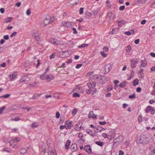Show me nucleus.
I'll return each instance as SVG.
<instances>
[{
	"label": "nucleus",
	"mask_w": 155,
	"mask_h": 155,
	"mask_svg": "<svg viewBox=\"0 0 155 155\" xmlns=\"http://www.w3.org/2000/svg\"><path fill=\"white\" fill-rule=\"evenodd\" d=\"M31 13V10L30 9H28V10H27L26 12V14L27 15H29Z\"/></svg>",
	"instance_id": "49"
},
{
	"label": "nucleus",
	"mask_w": 155,
	"mask_h": 155,
	"mask_svg": "<svg viewBox=\"0 0 155 155\" xmlns=\"http://www.w3.org/2000/svg\"><path fill=\"white\" fill-rule=\"evenodd\" d=\"M84 8H81L79 10V13L80 14H82L84 12Z\"/></svg>",
	"instance_id": "52"
},
{
	"label": "nucleus",
	"mask_w": 155,
	"mask_h": 155,
	"mask_svg": "<svg viewBox=\"0 0 155 155\" xmlns=\"http://www.w3.org/2000/svg\"><path fill=\"white\" fill-rule=\"evenodd\" d=\"M96 83H97V84H99V82H98L97 80H94L92 82V84L93 85V89L94 90V91L95 92L96 91V89L95 88V84Z\"/></svg>",
	"instance_id": "14"
},
{
	"label": "nucleus",
	"mask_w": 155,
	"mask_h": 155,
	"mask_svg": "<svg viewBox=\"0 0 155 155\" xmlns=\"http://www.w3.org/2000/svg\"><path fill=\"white\" fill-rule=\"evenodd\" d=\"M84 149L89 154H91L92 153V152L91 151V148L90 145H87L85 146Z\"/></svg>",
	"instance_id": "8"
},
{
	"label": "nucleus",
	"mask_w": 155,
	"mask_h": 155,
	"mask_svg": "<svg viewBox=\"0 0 155 155\" xmlns=\"http://www.w3.org/2000/svg\"><path fill=\"white\" fill-rule=\"evenodd\" d=\"M108 17L110 21L113 20L115 18L116 16V14L114 12H110V13H109L108 15Z\"/></svg>",
	"instance_id": "9"
},
{
	"label": "nucleus",
	"mask_w": 155,
	"mask_h": 155,
	"mask_svg": "<svg viewBox=\"0 0 155 155\" xmlns=\"http://www.w3.org/2000/svg\"><path fill=\"white\" fill-rule=\"evenodd\" d=\"M29 80V78L26 75H23L21 77L20 80V83L23 82H27Z\"/></svg>",
	"instance_id": "5"
},
{
	"label": "nucleus",
	"mask_w": 155,
	"mask_h": 155,
	"mask_svg": "<svg viewBox=\"0 0 155 155\" xmlns=\"http://www.w3.org/2000/svg\"><path fill=\"white\" fill-rule=\"evenodd\" d=\"M60 117V114L58 111H57L56 112V117L57 118H59Z\"/></svg>",
	"instance_id": "50"
},
{
	"label": "nucleus",
	"mask_w": 155,
	"mask_h": 155,
	"mask_svg": "<svg viewBox=\"0 0 155 155\" xmlns=\"http://www.w3.org/2000/svg\"><path fill=\"white\" fill-rule=\"evenodd\" d=\"M54 78V76L51 74H47L46 75V78L45 80L47 82H49L51 80H53Z\"/></svg>",
	"instance_id": "6"
},
{
	"label": "nucleus",
	"mask_w": 155,
	"mask_h": 155,
	"mask_svg": "<svg viewBox=\"0 0 155 155\" xmlns=\"http://www.w3.org/2000/svg\"><path fill=\"white\" fill-rule=\"evenodd\" d=\"M94 80H97L98 82H99L98 84L105 83L107 81V80L105 77L100 76L98 77L97 75H95L94 77Z\"/></svg>",
	"instance_id": "1"
},
{
	"label": "nucleus",
	"mask_w": 155,
	"mask_h": 155,
	"mask_svg": "<svg viewBox=\"0 0 155 155\" xmlns=\"http://www.w3.org/2000/svg\"><path fill=\"white\" fill-rule=\"evenodd\" d=\"M92 91V90L91 89H87L86 91V92L87 94H90Z\"/></svg>",
	"instance_id": "48"
},
{
	"label": "nucleus",
	"mask_w": 155,
	"mask_h": 155,
	"mask_svg": "<svg viewBox=\"0 0 155 155\" xmlns=\"http://www.w3.org/2000/svg\"><path fill=\"white\" fill-rule=\"evenodd\" d=\"M5 108V106H3V107H2L1 108H0V114H1L2 113L3 110H4V109Z\"/></svg>",
	"instance_id": "43"
},
{
	"label": "nucleus",
	"mask_w": 155,
	"mask_h": 155,
	"mask_svg": "<svg viewBox=\"0 0 155 155\" xmlns=\"http://www.w3.org/2000/svg\"><path fill=\"white\" fill-rule=\"evenodd\" d=\"M17 32H13L11 35L10 37L11 38L15 36L17 34Z\"/></svg>",
	"instance_id": "57"
},
{
	"label": "nucleus",
	"mask_w": 155,
	"mask_h": 155,
	"mask_svg": "<svg viewBox=\"0 0 155 155\" xmlns=\"http://www.w3.org/2000/svg\"><path fill=\"white\" fill-rule=\"evenodd\" d=\"M77 113V110L76 109H74L72 111V115H74Z\"/></svg>",
	"instance_id": "44"
},
{
	"label": "nucleus",
	"mask_w": 155,
	"mask_h": 155,
	"mask_svg": "<svg viewBox=\"0 0 155 155\" xmlns=\"http://www.w3.org/2000/svg\"><path fill=\"white\" fill-rule=\"evenodd\" d=\"M126 52L127 53H129L131 51V46L130 45H128L126 47Z\"/></svg>",
	"instance_id": "28"
},
{
	"label": "nucleus",
	"mask_w": 155,
	"mask_h": 155,
	"mask_svg": "<svg viewBox=\"0 0 155 155\" xmlns=\"http://www.w3.org/2000/svg\"><path fill=\"white\" fill-rule=\"evenodd\" d=\"M138 121L140 122H141L143 121V119L141 116L140 115L138 117Z\"/></svg>",
	"instance_id": "41"
},
{
	"label": "nucleus",
	"mask_w": 155,
	"mask_h": 155,
	"mask_svg": "<svg viewBox=\"0 0 155 155\" xmlns=\"http://www.w3.org/2000/svg\"><path fill=\"white\" fill-rule=\"evenodd\" d=\"M135 59H133L131 60L130 62V66L132 68H134L136 67V65H135V63L134 62Z\"/></svg>",
	"instance_id": "20"
},
{
	"label": "nucleus",
	"mask_w": 155,
	"mask_h": 155,
	"mask_svg": "<svg viewBox=\"0 0 155 155\" xmlns=\"http://www.w3.org/2000/svg\"><path fill=\"white\" fill-rule=\"evenodd\" d=\"M74 23L68 21H63L61 23V26L66 27L67 28H71L74 25Z\"/></svg>",
	"instance_id": "3"
},
{
	"label": "nucleus",
	"mask_w": 155,
	"mask_h": 155,
	"mask_svg": "<svg viewBox=\"0 0 155 155\" xmlns=\"http://www.w3.org/2000/svg\"><path fill=\"white\" fill-rule=\"evenodd\" d=\"M85 17L87 19H90L91 17V14L89 12H86L85 14Z\"/></svg>",
	"instance_id": "17"
},
{
	"label": "nucleus",
	"mask_w": 155,
	"mask_h": 155,
	"mask_svg": "<svg viewBox=\"0 0 155 155\" xmlns=\"http://www.w3.org/2000/svg\"><path fill=\"white\" fill-rule=\"evenodd\" d=\"M12 18L11 17H8L5 19V21L4 22L8 23L10 22L11 20L12 19Z\"/></svg>",
	"instance_id": "26"
},
{
	"label": "nucleus",
	"mask_w": 155,
	"mask_h": 155,
	"mask_svg": "<svg viewBox=\"0 0 155 155\" xmlns=\"http://www.w3.org/2000/svg\"><path fill=\"white\" fill-rule=\"evenodd\" d=\"M115 136V132L113 130L109 131V133L107 134V138L109 140L113 139Z\"/></svg>",
	"instance_id": "4"
},
{
	"label": "nucleus",
	"mask_w": 155,
	"mask_h": 155,
	"mask_svg": "<svg viewBox=\"0 0 155 155\" xmlns=\"http://www.w3.org/2000/svg\"><path fill=\"white\" fill-rule=\"evenodd\" d=\"M151 108L152 109V107L150 106H147L146 109V111L147 113H149L151 110Z\"/></svg>",
	"instance_id": "25"
},
{
	"label": "nucleus",
	"mask_w": 155,
	"mask_h": 155,
	"mask_svg": "<svg viewBox=\"0 0 155 155\" xmlns=\"http://www.w3.org/2000/svg\"><path fill=\"white\" fill-rule=\"evenodd\" d=\"M107 65L108 66V71H111V69H112V65L111 64H107Z\"/></svg>",
	"instance_id": "39"
},
{
	"label": "nucleus",
	"mask_w": 155,
	"mask_h": 155,
	"mask_svg": "<svg viewBox=\"0 0 155 155\" xmlns=\"http://www.w3.org/2000/svg\"><path fill=\"white\" fill-rule=\"evenodd\" d=\"M87 85L88 86L89 88V89H91V90H92L93 89V85L92 84L91 82H88L87 84Z\"/></svg>",
	"instance_id": "31"
},
{
	"label": "nucleus",
	"mask_w": 155,
	"mask_h": 155,
	"mask_svg": "<svg viewBox=\"0 0 155 155\" xmlns=\"http://www.w3.org/2000/svg\"><path fill=\"white\" fill-rule=\"evenodd\" d=\"M65 120V117L64 116L61 117L60 118V120L59 122V124H62Z\"/></svg>",
	"instance_id": "24"
},
{
	"label": "nucleus",
	"mask_w": 155,
	"mask_h": 155,
	"mask_svg": "<svg viewBox=\"0 0 155 155\" xmlns=\"http://www.w3.org/2000/svg\"><path fill=\"white\" fill-rule=\"evenodd\" d=\"M50 42L51 44L54 45H57L59 44V41L54 38H51Z\"/></svg>",
	"instance_id": "13"
},
{
	"label": "nucleus",
	"mask_w": 155,
	"mask_h": 155,
	"mask_svg": "<svg viewBox=\"0 0 155 155\" xmlns=\"http://www.w3.org/2000/svg\"><path fill=\"white\" fill-rule=\"evenodd\" d=\"M38 126V123L36 122H34L31 125V127L33 128L37 127Z\"/></svg>",
	"instance_id": "34"
},
{
	"label": "nucleus",
	"mask_w": 155,
	"mask_h": 155,
	"mask_svg": "<svg viewBox=\"0 0 155 155\" xmlns=\"http://www.w3.org/2000/svg\"><path fill=\"white\" fill-rule=\"evenodd\" d=\"M3 151H5L7 152L10 153L11 152V150L9 148H4L3 150Z\"/></svg>",
	"instance_id": "33"
},
{
	"label": "nucleus",
	"mask_w": 155,
	"mask_h": 155,
	"mask_svg": "<svg viewBox=\"0 0 155 155\" xmlns=\"http://www.w3.org/2000/svg\"><path fill=\"white\" fill-rule=\"evenodd\" d=\"M82 66V64H77L76 66V68L77 69L81 67Z\"/></svg>",
	"instance_id": "60"
},
{
	"label": "nucleus",
	"mask_w": 155,
	"mask_h": 155,
	"mask_svg": "<svg viewBox=\"0 0 155 155\" xmlns=\"http://www.w3.org/2000/svg\"><path fill=\"white\" fill-rule=\"evenodd\" d=\"M35 39L38 41L40 40V37L39 35V31H36L33 35Z\"/></svg>",
	"instance_id": "10"
},
{
	"label": "nucleus",
	"mask_w": 155,
	"mask_h": 155,
	"mask_svg": "<svg viewBox=\"0 0 155 155\" xmlns=\"http://www.w3.org/2000/svg\"><path fill=\"white\" fill-rule=\"evenodd\" d=\"M155 110L154 108L152 107V109L151 108V110L150 111L151 113L152 114H153L155 113Z\"/></svg>",
	"instance_id": "63"
},
{
	"label": "nucleus",
	"mask_w": 155,
	"mask_h": 155,
	"mask_svg": "<svg viewBox=\"0 0 155 155\" xmlns=\"http://www.w3.org/2000/svg\"><path fill=\"white\" fill-rule=\"evenodd\" d=\"M72 62V60L71 59H68L66 61V63L68 64L71 63Z\"/></svg>",
	"instance_id": "53"
},
{
	"label": "nucleus",
	"mask_w": 155,
	"mask_h": 155,
	"mask_svg": "<svg viewBox=\"0 0 155 155\" xmlns=\"http://www.w3.org/2000/svg\"><path fill=\"white\" fill-rule=\"evenodd\" d=\"M125 6L124 5H122L119 7V10L120 11H123L125 8Z\"/></svg>",
	"instance_id": "58"
},
{
	"label": "nucleus",
	"mask_w": 155,
	"mask_h": 155,
	"mask_svg": "<svg viewBox=\"0 0 155 155\" xmlns=\"http://www.w3.org/2000/svg\"><path fill=\"white\" fill-rule=\"evenodd\" d=\"M119 28H116V29H113L112 30V31L110 33V34H115L116 33V30H117V31L118 30Z\"/></svg>",
	"instance_id": "38"
},
{
	"label": "nucleus",
	"mask_w": 155,
	"mask_h": 155,
	"mask_svg": "<svg viewBox=\"0 0 155 155\" xmlns=\"http://www.w3.org/2000/svg\"><path fill=\"white\" fill-rule=\"evenodd\" d=\"M96 143L97 145L101 146L103 145L104 143L100 141H97L96 142Z\"/></svg>",
	"instance_id": "36"
},
{
	"label": "nucleus",
	"mask_w": 155,
	"mask_h": 155,
	"mask_svg": "<svg viewBox=\"0 0 155 155\" xmlns=\"http://www.w3.org/2000/svg\"><path fill=\"white\" fill-rule=\"evenodd\" d=\"M95 130V131L98 132L101 131V130H102V128L100 126H97V127H96Z\"/></svg>",
	"instance_id": "22"
},
{
	"label": "nucleus",
	"mask_w": 155,
	"mask_h": 155,
	"mask_svg": "<svg viewBox=\"0 0 155 155\" xmlns=\"http://www.w3.org/2000/svg\"><path fill=\"white\" fill-rule=\"evenodd\" d=\"M46 72H45L43 74H40L39 76V78L41 80H45L46 78Z\"/></svg>",
	"instance_id": "16"
},
{
	"label": "nucleus",
	"mask_w": 155,
	"mask_h": 155,
	"mask_svg": "<svg viewBox=\"0 0 155 155\" xmlns=\"http://www.w3.org/2000/svg\"><path fill=\"white\" fill-rule=\"evenodd\" d=\"M10 95V94H5L2 96V97H4V98H7Z\"/></svg>",
	"instance_id": "61"
},
{
	"label": "nucleus",
	"mask_w": 155,
	"mask_h": 155,
	"mask_svg": "<svg viewBox=\"0 0 155 155\" xmlns=\"http://www.w3.org/2000/svg\"><path fill=\"white\" fill-rule=\"evenodd\" d=\"M88 116L89 118L90 119L91 118L97 119V116L94 114L93 111H91L90 112Z\"/></svg>",
	"instance_id": "11"
},
{
	"label": "nucleus",
	"mask_w": 155,
	"mask_h": 155,
	"mask_svg": "<svg viewBox=\"0 0 155 155\" xmlns=\"http://www.w3.org/2000/svg\"><path fill=\"white\" fill-rule=\"evenodd\" d=\"M77 149L76 144H72L71 146L70 149L72 152H75Z\"/></svg>",
	"instance_id": "12"
},
{
	"label": "nucleus",
	"mask_w": 155,
	"mask_h": 155,
	"mask_svg": "<svg viewBox=\"0 0 155 155\" xmlns=\"http://www.w3.org/2000/svg\"><path fill=\"white\" fill-rule=\"evenodd\" d=\"M80 95L79 94L77 93H75L73 94V96L74 97H79Z\"/></svg>",
	"instance_id": "37"
},
{
	"label": "nucleus",
	"mask_w": 155,
	"mask_h": 155,
	"mask_svg": "<svg viewBox=\"0 0 155 155\" xmlns=\"http://www.w3.org/2000/svg\"><path fill=\"white\" fill-rule=\"evenodd\" d=\"M54 20V18L53 17L51 18L48 17V18H46L43 21V23L44 25V26H45L49 24H51Z\"/></svg>",
	"instance_id": "2"
},
{
	"label": "nucleus",
	"mask_w": 155,
	"mask_h": 155,
	"mask_svg": "<svg viewBox=\"0 0 155 155\" xmlns=\"http://www.w3.org/2000/svg\"><path fill=\"white\" fill-rule=\"evenodd\" d=\"M55 53H53L51 54L50 55V59H51L52 58H55Z\"/></svg>",
	"instance_id": "47"
},
{
	"label": "nucleus",
	"mask_w": 155,
	"mask_h": 155,
	"mask_svg": "<svg viewBox=\"0 0 155 155\" xmlns=\"http://www.w3.org/2000/svg\"><path fill=\"white\" fill-rule=\"evenodd\" d=\"M17 74L16 72H14L13 74H10L9 75V77L11 79V81L14 80L17 77Z\"/></svg>",
	"instance_id": "15"
},
{
	"label": "nucleus",
	"mask_w": 155,
	"mask_h": 155,
	"mask_svg": "<svg viewBox=\"0 0 155 155\" xmlns=\"http://www.w3.org/2000/svg\"><path fill=\"white\" fill-rule=\"evenodd\" d=\"M125 22V21L123 20L118 21V26L120 27L122 26L124 24Z\"/></svg>",
	"instance_id": "21"
},
{
	"label": "nucleus",
	"mask_w": 155,
	"mask_h": 155,
	"mask_svg": "<svg viewBox=\"0 0 155 155\" xmlns=\"http://www.w3.org/2000/svg\"><path fill=\"white\" fill-rule=\"evenodd\" d=\"M139 81L138 79H136L134 80L133 82V85L134 86L137 85L138 84Z\"/></svg>",
	"instance_id": "30"
},
{
	"label": "nucleus",
	"mask_w": 155,
	"mask_h": 155,
	"mask_svg": "<svg viewBox=\"0 0 155 155\" xmlns=\"http://www.w3.org/2000/svg\"><path fill=\"white\" fill-rule=\"evenodd\" d=\"M75 0H71L70 1L71 4L74 5L77 4L78 2H75L74 1Z\"/></svg>",
	"instance_id": "40"
},
{
	"label": "nucleus",
	"mask_w": 155,
	"mask_h": 155,
	"mask_svg": "<svg viewBox=\"0 0 155 155\" xmlns=\"http://www.w3.org/2000/svg\"><path fill=\"white\" fill-rule=\"evenodd\" d=\"M135 95L134 94H133L130 95L129 96V98L130 99L135 98Z\"/></svg>",
	"instance_id": "45"
},
{
	"label": "nucleus",
	"mask_w": 155,
	"mask_h": 155,
	"mask_svg": "<svg viewBox=\"0 0 155 155\" xmlns=\"http://www.w3.org/2000/svg\"><path fill=\"white\" fill-rule=\"evenodd\" d=\"M126 82L125 81H124L119 84V86L120 87H124L126 85Z\"/></svg>",
	"instance_id": "27"
},
{
	"label": "nucleus",
	"mask_w": 155,
	"mask_h": 155,
	"mask_svg": "<svg viewBox=\"0 0 155 155\" xmlns=\"http://www.w3.org/2000/svg\"><path fill=\"white\" fill-rule=\"evenodd\" d=\"M13 139L15 140V141L19 142L20 140V138L19 137H15Z\"/></svg>",
	"instance_id": "62"
},
{
	"label": "nucleus",
	"mask_w": 155,
	"mask_h": 155,
	"mask_svg": "<svg viewBox=\"0 0 155 155\" xmlns=\"http://www.w3.org/2000/svg\"><path fill=\"white\" fill-rule=\"evenodd\" d=\"M71 143V141L70 140H68L67 141L65 145V148L66 149H69Z\"/></svg>",
	"instance_id": "19"
},
{
	"label": "nucleus",
	"mask_w": 155,
	"mask_h": 155,
	"mask_svg": "<svg viewBox=\"0 0 155 155\" xmlns=\"http://www.w3.org/2000/svg\"><path fill=\"white\" fill-rule=\"evenodd\" d=\"M65 124L66 125V129H70L72 126V122L71 121H67L65 122Z\"/></svg>",
	"instance_id": "7"
},
{
	"label": "nucleus",
	"mask_w": 155,
	"mask_h": 155,
	"mask_svg": "<svg viewBox=\"0 0 155 155\" xmlns=\"http://www.w3.org/2000/svg\"><path fill=\"white\" fill-rule=\"evenodd\" d=\"M14 142H15V140L14 139H12V140H10L9 141L10 145V146L12 145L14 143Z\"/></svg>",
	"instance_id": "46"
},
{
	"label": "nucleus",
	"mask_w": 155,
	"mask_h": 155,
	"mask_svg": "<svg viewBox=\"0 0 155 155\" xmlns=\"http://www.w3.org/2000/svg\"><path fill=\"white\" fill-rule=\"evenodd\" d=\"M72 29L73 31V33L74 34H77L78 33V32L77 31L76 29L75 28H73Z\"/></svg>",
	"instance_id": "55"
},
{
	"label": "nucleus",
	"mask_w": 155,
	"mask_h": 155,
	"mask_svg": "<svg viewBox=\"0 0 155 155\" xmlns=\"http://www.w3.org/2000/svg\"><path fill=\"white\" fill-rule=\"evenodd\" d=\"M88 46V44H83L81 45L78 46V47L79 48H84L87 47Z\"/></svg>",
	"instance_id": "32"
},
{
	"label": "nucleus",
	"mask_w": 155,
	"mask_h": 155,
	"mask_svg": "<svg viewBox=\"0 0 155 155\" xmlns=\"http://www.w3.org/2000/svg\"><path fill=\"white\" fill-rule=\"evenodd\" d=\"M124 34L128 35H130L131 34V33L130 31H125Z\"/></svg>",
	"instance_id": "56"
},
{
	"label": "nucleus",
	"mask_w": 155,
	"mask_h": 155,
	"mask_svg": "<svg viewBox=\"0 0 155 155\" xmlns=\"http://www.w3.org/2000/svg\"><path fill=\"white\" fill-rule=\"evenodd\" d=\"M86 132L90 135H92V133L91 131L90 130H87Z\"/></svg>",
	"instance_id": "51"
},
{
	"label": "nucleus",
	"mask_w": 155,
	"mask_h": 155,
	"mask_svg": "<svg viewBox=\"0 0 155 155\" xmlns=\"http://www.w3.org/2000/svg\"><path fill=\"white\" fill-rule=\"evenodd\" d=\"M50 154L51 155H56V152L55 151V150L53 151L51 150L50 151Z\"/></svg>",
	"instance_id": "54"
},
{
	"label": "nucleus",
	"mask_w": 155,
	"mask_h": 155,
	"mask_svg": "<svg viewBox=\"0 0 155 155\" xmlns=\"http://www.w3.org/2000/svg\"><path fill=\"white\" fill-rule=\"evenodd\" d=\"M112 87L111 85H108L107 87V92L110 91L112 90Z\"/></svg>",
	"instance_id": "42"
},
{
	"label": "nucleus",
	"mask_w": 155,
	"mask_h": 155,
	"mask_svg": "<svg viewBox=\"0 0 155 155\" xmlns=\"http://www.w3.org/2000/svg\"><path fill=\"white\" fill-rule=\"evenodd\" d=\"M78 141L80 143H83L84 142V140L82 138H80V139L78 140Z\"/></svg>",
	"instance_id": "59"
},
{
	"label": "nucleus",
	"mask_w": 155,
	"mask_h": 155,
	"mask_svg": "<svg viewBox=\"0 0 155 155\" xmlns=\"http://www.w3.org/2000/svg\"><path fill=\"white\" fill-rule=\"evenodd\" d=\"M27 152V150L26 149L24 148L21 149L20 150V153H21L22 154H24L25 153Z\"/></svg>",
	"instance_id": "35"
},
{
	"label": "nucleus",
	"mask_w": 155,
	"mask_h": 155,
	"mask_svg": "<svg viewBox=\"0 0 155 155\" xmlns=\"http://www.w3.org/2000/svg\"><path fill=\"white\" fill-rule=\"evenodd\" d=\"M120 140V139L119 137H117L116 138L113 140V142L114 144H115L116 143H117Z\"/></svg>",
	"instance_id": "29"
},
{
	"label": "nucleus",
	"mask_w": 155,
	"mask_h": 155,
	"mask_svg": "<svg viewBox=\"0 0 155 155\" xmlns=\"http://www.w3.org/2000/svg\"><path fill=\"white\" fill-rule=\"evenodd\" d=\"M140 62L141 63V64L140 67V68L142 67H145L147 66V63L143 62V60H142Z\"/></svg>",
	"instance_id": "23"
},
{
	"label": "nucleus",
	"mask_w": 155,
	"mask_h": 155,
	"mask_svg": "<svg viewBox=\"0 0 155 155\" xmlns=\"http://www.w3.org/2000/svg\"><path fill=\"white\" fill-rule=\"evenodd\" d=\"M75 130H76L78 131L79 130V127L78 126V125L77 124H76V126L75 127Z\"/></svg>",
	"instance_id": "64"
},
{
	"label": "nucleus",
	"mask_w": 155,
	"mask_h": 155,
	"mask_svg": "<svg viewBox=\"0 0 155 155\" xmlns=\"http://www.w3.org/2000/svg\"><path fill=\"white\" fill-rule=\"evenodd\" d=\"M41 94H35L32 96L33 99H38L41 96Z\"/></svg>",
	"instance_id": "18"
}]
</instances>
